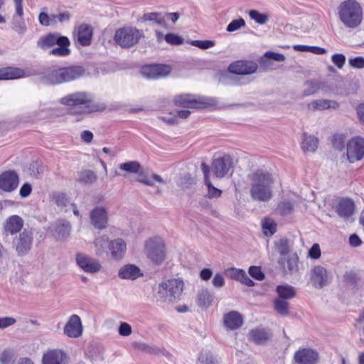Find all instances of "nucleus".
Masks as SVG:
<instances>
[{
  "mask_svg": "<svg viewBox=\"0 0 364 364\" xmlns=\"http://www.w3.org/2000/svg\"><path fill=\"white\" fill-rule=\"evenodd\" d=\"M90 220L95 228L100 230L105 229L108 224L107 208L102 206H96L90 213Z\"/></svg>",
  "mask_w": 364,
  "mask_h": 364,
  "instance_id": "nucleus-14",
  "label": "nucleus"
},
{
  "mask_svg": "<svg viewBox=\"0 0 364 364\" xmlns=\"http://www.w3.org/2000/svg\"><path fill=\"white\" fill-rule=\"evenodd\" d=\"M108 243H109V238L107 235H101L96 237L94 240L96 255H102L104 252H105V249Z\"/></svg>",
  "mask_w": 364,
  "mask_h": 364,
  "instance_id": "nucleus-42",
  "label": "nucleus"
},
{
  "mask_svg": "<svg viewBox=\"0 0 364 364\" xmlns=\"http://www.w3.org/2000/svg\"><path fill=\"white\" fill-rule=\"evenodd\" d=\"M212 284L215 288L218 289L223 287L225 285L224 277L221 274L217 273L212 280Z\"/></svg>",
  "mask_w": 364,
  "mask_h": 364,
  "instance_id": "nucleus-62",
  "label": "nucleus"
},
{
  "mask_svg": "<svg viewBox=\"0 0 364 364\" xmlns=\"http://www.w3.org/2000/svg\"><path fill=\"white\" fill-rule=\"evenodd\" d=\"M276 291L278 294L277 298L288 300L296 296V289L294 287L289 284L279 285L277 287Z\"/></svg>",
  "mask_w": 364,
  "mask_h": 364,
  "instance_id": "nucleus-37",
  "label": "nucleus"
},
{
  "mask_svg": "<svg viewBox=\"0 0 364 364\" xmlns=\"http://www.w3.org/2000/svg\"><path fill=\"white\" fill-rule=\"evenodd\" d=\"M328 273L321 265L314 266L311 269L310 280L312 285L317 289H322L328 284Z\"/></svg>",
  "mask_w": 364,
  "mask_h": 364,
  "instance_id": "nucleus-17",
  "label": "nucleus"
},
{
  "mask_svg": "<svg viewBox=\"0 0 364 364\" xmlns=\"http://www.w3.org/2000/svg\"><path fill=\"white\" fill-rule=\"evenodd\" d=\"M349 64L354 68L361 69L364 68V58L362 56H358L353 58L349 59Z\"/></svg>",
  "mask_w": 364,
  "mask_h": 364,
  "instance_id": "nucleus-60",
  "label": "nucleus"
},
{
  "mask_svg": "<svg viewBox=\"0 0 364 364\" xmlns=\"http://www.w3.org/2000/svg\"><path fill=\"white\" fill-rule=\"evenodd\" d=\"M278 264L285 275L299 274V258L296 253H293L285 257H280Z\"/></svg>",
  "mask_w": 364,
  "mask_h": 364,
  "instance_id": "nucleus-13",
  "label": "nucleus"
},
{
  "mask_svg": "<svg viewBox=\"0 0 364 364\" xmlns=\"http://www.w3.org/2000/svg\"><path fill=\"white\" fill-rule=\"evenodd\" d=\"M118 332L119 335L122 336H128L131 335L132 329L129 323L126 322H122L120 323L119 326Z\"/></svg>",
  "mask_w": 364,
  "mask_h": 364,
  "instance_id": "nucleus-59",
  "label": "nucleus"
},
{
  "mask_svg": "<svg viewBox=\"0 0 364 364\" xmlns=\"http://www.w3.org/2000/svg\"><path fill=\"white\" fill-rule=\"evenodd\" d=\"M198 364H218V362L210 352L204 351L199 355Z\"/></svg>",
  "mask_w": 364,
  "mask_h": 364,
  "instance_id": "nucleus-46",
  "label": "nucleus"
},
{
  "mask_svg": "<svg viewBox=\"0 0 364 364\" xmlns=\"http://www.w3.org/2000/svg\"><path fill=\"white\" fill-rule=\"evenodd\" d=\"M143 37L142 30H139L135 27L125 26L115 31L114 40L121 48H129L136 45Z\"/></svg>",
  "mask_w": 364,
  "mask_h": 364,
  "instance_id": "nucleus-7",
  "label": "nucleus"
},
{
  "mask_svg": "<svg viewBox=\"0 0 364 364\" xmlns=\"http://www.w3.org/2000/svg\"><path fill=\"white\" fill-rule=\"evenodd\" d=\"M23 226V220L18 215H11L8 218L4 223V229L6 235H14L20 232Z\"/></svg>",
  "mask_w": 364,
  "mask_h": 364,
  "instance_id": "nucleus-24",
  "label": "nucleus"
},
{
  "mask_svg": "<svg viewBox=\"0 0 364 364\" xmlns=\"http://www.w3.org/2000/svg\"><path fill=\"white\" fill-rule=\"evenodd\" d=\"M274 309L282 316H287L289 313V303L287 300L276 298L274 302Z\"/></svg>",
  "mask_w": 364,
  "mask_h": 364,
  "instance_id": "nucleus-43",
  "label": "nucleus"
},
{
  "mask_svg": "<svg viewBox=\"0 0 364 364\" xmlns=\"http://www.w3.org/2000/svg\"><path fill=\"white\" fill-rule=\"evenodd\" d=\"M331 60H332V62L339 69H341L346 63V57L343 54H334L332 55Z\"/></svg>",
  "mask_w": 364,
  "mask_h": 364,
  "instance_id": "nucleus-58",
  "label": "nucleus"
},
{
  "mask_svg": "<svg viewBox=\"0 0 364 364\" xmlns=\"http://www.w3.org/2000/svg\"><path fill=\"white\" fill-rule=\"evenodd\" d=\"M341 21L348 28L357 27L362 21V9L354 0H348L341 3L338 7Z\"/></svg>",
  "mask_w": 364,
  "mask_h": 364,
  "instance_id": "nucleus-5",
  "label": "nucleus"
},
{
  "mask_svg": "<svg viewBox=\"0 0 364 364\" xmlns=\"http://www.w3.org/2000/svg\"><path fill=\"white\" fill-rule=\"evenodd\" d=\"M333 146L338 150H343L345 147L346 138L343 134H334L332 137Z\"/></svg>",
  "mask_w": 364,
  "mask_h": 364,
  "instance_id": "nucleus-49",
  "label": "nucleus"
},
{
  "mask_svg": "<svg viewBox=\"0 0 364 364\" xmlns=\"http://www.w3.org/2000/svg\"><path fill=\"white\" fill-rule=\"evenodd\" d=\"M225 326L231 330L239 328L243 322L242 316L237 311H232L224 316Z\"/></svg>",
  "mask_w": 364,
  "mask_h": 364,
  "instance_id": "nucleus-31",
  "label": "nucleus"
},
{
  "mask_svg": "<svg viewBox=\"0 0 364 364\" xmlns=\"http://www.w3.org/2000/svg\"><path fill=\"white\" fill-rule=\"evenodd\" d=\"M165 41L171 45H181L183 42V39L176 34L173 33H168L164 37Z\"/></svg>",
  "mask_w": 364,
  "mask_h": 364,
  "instance_id": "nucleus-53",
  "label": "nucleus"
},
{
  "mask_svg": "<svg viewBox=\"0 0 364 364\" xmlns=\"http://www.w3.org/2000/svg\"><path fill=\"white\" fill-rule=\"evenodd\" d=\"M184 287L180 278H172L161 282L159 285L157 298L161 302H173L180 299Z\"/></svg>",
  "mask_w": 364,
  "mask_h": 364,
  "instance_id": "nucleus-6",
  "label": "nucleus"
},
{
  "mask_svg": "<svg viewBox=\"0 0 364 364\" xmlns=\"http://www.w3.org/2000/svg\"><path fill=\"white\" fill-rule=\"evenodd\" d=\"M292 245V242L287 237L280 238L274 242L276 251L280 255L281 257L290 255Z\"/></svg>",
  "mask_w": 364,
  "mask_h": 364,
  "instance_id": "nucleus-35",
  "label": "nucleus"
},
{
  "mask_svg": "<svg viewBox=\"0 0 364 364\" xmlns=\"http://www.w3.org/2000/svg\"><path fill=\"white\" fill-rule=\"evenodd\" d=\"M250 17L255 20L259 24H264L267 20L268 16L264 14H261L256 10H251L249 12Z\"/></svg>",
  "mask_w": 364,
  "mask_h": 364,
  "instance_id": "nucleus-50",
  "label": "nucleus"
},
{
  "mask_svg": "<svg viewBox=\"0 0 364 364\" xmlns=\"http://www.w3.org/2000/svg\"><path fill=\"white\" fill-rule=\"evenodd\" d=\"M71 225L65 220H58L51 226L53 235L57 240L65 241L70 234Z\"/></svg>",
  "mask_w": 364,
  "mask_h": 364,
  "instance_id": "nucleus-20",
  "label": "nucleus"
},
{
  "mask_svg": "<svg viewBox=\"0 0 364 364\" xmlns=\"http://www.w3.org/2000/svg\"><path fill=\"white\" fill-rule=\"evenodd\" d=\"M19 68L6 67L0 68V80H14L29 76Z\"/></svg>",
  "mask_w": 364,
  "mask_h": 364,
  "instance_id": "nucleus-29",
  "label": "nucleus"
},
{
  "mask_svg": "<svg viewBox=\"0 0 364 364\" xmlns=\"http://www.w3.org/2000/svg\"><path fill=\"white\" fill-rule=\"evenodd\" d=\"M309 256L311 259H318L321 257V249L318 244L315 243L312 245L309 251Z\"/></svg>",
  "mask_w": 364,
  "mask_h": 364,
  "instance_id": "nucleus-63",
  "label": "nucleus"
},
{
  "mask_svg": "<svg viewBox=\"0 0 364 364\" xmlns=\"http://www.w3.org/2000/svg\"><path fill=\"white\" fill-rule=\"evenodd\" d=\"M97 180V174L92 170H83L78 173L77 181L83 184H92Z\"/></svg>",
  "mask_w": 364,
  "mask_h": 364,
  "instance_id": "nucleus-40",
  "label": "nucleus"
},
{
  "mask_svg": "<svg viewBox=\"0 0 364 364\" xmlns=\"http://www.w3.org/2000/svg\"><path fill=\"white\" fill-rule=\"evenodd\" d=\"M66 354L60 350H51L46 353L42 359L43 364H65Z\"/></svg>",
  "mask_w": 364,
  "mask_h": 364,
  "instance_id": "nucleus-25",
  "label": "nucleus"
},
{
  "mask_svg": "<svg viewBox=\"0 0 364 364\" xmlns=\"http://www.w3.org/2000/svg\"><path fill=\"white\" fill-rule=\"evenodd\" d=\"M248 338L254 343L263 346L271 341L272 333L269 328H256L249 332Z\"/></svg>",
  "mask_w": 364,
  "mask_h": 364,
  "instance_id": "nucleus-21",
  "label": "nucleus"
},
{
  "mask_svg": "<svg viewBox=\"0 0 364 364\" xmlns=\"http://www.w3.org/2000/svg\"><path fill=\"white\" fill-rule=\"evenodd\" d=\"M304 87L301 96L305 97L316 93L321 88V83L314 80H306L304 83Z\"/></svg>",
  "mask_w": 364,
  "mask_h": 364,
  "instance_id": "nucleus-39",
  "label": "nucleus"
},
{
  "mask_svg": "<svg viewBox=\"0 0 364 364\" xmlns=\"http://www.w3.org/2000/svg\"><path fill=\"white\" fill-rule=\"evenodd\" d=\"M13 28L18 34H23L26 31V25L22 17L13 16Z\"/></svg>",
  "mask_w": 364,
  "mask_h": 364,
  "instance_id": "nucleus-47",
  "label": "nucleus"
},
{
  "mask_svg": "<svg viewBox=\"0 0 364 364\" xmlns=\"http://www.w3.org/2000/svg\"><path fill=\"white\" fill-rule=\"evenodd\" d=\"M234 167L233 159L230 155H224L213 160L212 168L214 174L218 178H223L227 176Z\"/></svg>",
  "mask_w": 364,
  "mask_h": 364,
  "instance_id": "nucleus-12",
  "label": "nucleus"
},
{
  "mask_svg": "<svg viewBox=\"0 0 364 364\" xmlns=\"http://www.w3.org/2000/svg\"><path fill=\"white\" fill-rule=\"evenodd\" d=\"M29 170L31 176H38L43 173V167L40 163L33 162L30 165Z\"/></svg>",
  "mask_w": 364,
  "mask_h": 364,
  "instance_id": "nucleus-57",
  "label": "nucleus"
},
{
  "mask_svg": "<svg viewBox=\"0 0 364 364\" xmlns=\"http://www.w3.org/2000/svg\"><path fill=\"white\" fill-rule=\"evenodd\" d=\"M318 359V353L310 348H300L294 355V360L297 364H316Z\"/></svg>",
  "mask_w": 364,
  "mask_h": 364,
  "instance_id": "nucleus-16",
  "label": "nucleus"
},
{
  "mask_svg": "<svg viewBox=\"0 0 364 364\" xmlns=\"http://www.w3.org/2000/svg\"><path fill=\"white\" fill-rule=\"evenodd\" d=\"M251 277L257 280L261 281L264 278V274L262 272L260 267L256 266H251L248 271Z\"/></svg>",
  "mask_w": 364,
  "mask_h": 364,
  "instance_id": "nucleus-54",
  "label": "nucleus"
},
{
  "mask_svg": "<svg viewBox=\"0 0 364 364\" xmlns=\"http://www.w3.org/2000/svg\"><path fill=\"white\" fill-rule=\"evenodd\" d=\"M250 195L254 201L267 203L273 197L274 178L267 170L258 168L247 175Z\"/></svg>",
  "mask_w": 364,
  "mask_h": 364,
  "instance_id": "nucleus-1",
  "label": "nucleus"
},
{
  "mask_svg": "<svg viewBox=\"0 0 364 364\" xmlns=\"http://www.w3.org/2000/svg\"><path fill=\"white\" fill-rule=\"evenodd\" d=\"M192 45L200 49H208L214 46V42L212 41H193Z\"/></svg>",
  "mask_w": 364,
  "mask_h": 364,
  "instance_id": "nucleus-61",
  "label": "nucleus"
},
{
  "mask_svg": "<svg viewBox=\"0 0 364 364\" xmlns=\"http://www.w3.org/2000/svg\"><path fill=\"white\" fill-rule=\"evenodd\" d=\"M205 183L208 187V194L210 198H218L220 196L222 191L214 187L210 179H207V181H205Z\"/></svg>",
  "mask_w": 364,
  "mask_h": 364,
  "instance_id": "nucleus-52",
  "label": "nucleus"
},
{
  "mask_svg": "<svg viewBox=\"0 0 364 364\" xmlns=\"http://www.w3.org/2000/svg\"><path fill=\"white\" fill-rule=\"evenodd\" d=\"M109 248L112 257L118 260L124 255L127 250V244L124 240L117 238L109 242Z\"/></svg>",
  "mask_w": 364,
  "mask_h": 364,
  "instance_id": "nucleus-26",
  "label": "nucleus"
},
{
  "mask_svg": "<svg viewBox=\"0 0 364 364\" xmlns=\"http://www.w3.org/2000/svg\"><path fill=\"white\" fill-rule=\"evenodd\" d=\"M174 104L186 108L202 109L208 107L209 104L202 100H196L188 94L177 95L173 100Z\"/></svg>",
  "mask_w": 364,
  "mask_h": 364,
  "instance_id": "nucleus-18",
  "label": "nucleus"
},
{
  "mask_svg": "<svg viewBox=\"0 0 364 364\" xmlns=\"http://www.w3.org/2000/svg\"><path fill=\"white\" fill-rule=\"evenodd\" d=\"M85 70L80 65H71L60 68H48L43 72L34 71V75H39L40 80L50 85H56L76 80L83 76Z\"/></svg>",
  "mask_w": 364,
  "mask_h": 364,
  "instance_id": "nucleus-2",
  "label": "nucleus"
},
{
  "mask_svg": "<svg viewBox=\"0 0 364 364\" xmlns=\"http://www.w3.org/2000/svg\"><path fill=\"white\" fill-rule=\"evenodd\" d=\"M33 240V234L31 231L24 230L16 236L13 241V246L18 255H26L31 250Z\"/></svg>",
  "mask_w": 364,
  "mask_h": 364,
  "instance_id": "nucleus-9",
  "label": "nucleus"
},
{
  "mask_svg": "<svg viewBox=\"0 0 364 364\" xmlns=\"http://www.w3.org/2000/svg\"><path fill=\"white\" fill-rule=\"evenodd\" d=\"M307 107L311 111L325 110L328 109H337L339 107V104L335 100L319 99L309 102Z\"/></svg>",
  "mask_w": 364,
  "mask_h": 364,
  "instance_id": "nucleus-28",
  "label": "nucleus"
},
{
  "mask_svg": "<svg viewBox=\"0 0 364 364\" xmlns=\"http://www.w3.org/2000/svg\"><path fill=\"white\" fill-rule=\"evenodd\" d=\"M94 97L90 93L86 92H76L64 96L60 98L59 102L66 106H81L84 105V109L80 113H91L105 109L103 104H95L93 102Z\"/></svg>",
  "mask_w": 364,
  "mask_h": 364,
  "instance_id": "nucleus-4",
  "label": "nucleus"
},
{
  "mask_svg": "<svg viewBox=\"0 0 364 364\" xmlns=\"http://www.w3.org/2000/svg\"><path fill=\"white\" fill-rule=\"evenodd\" d=\"M57 45L58 47L53 48L49 52V55L65 57L70 54V40L66 36H63L60 33H48L40 38L37 42V46L41 49L46 50Z\"/></svg>",
  "mask_w": 364,
  "mask_h": 364,
  "instance_id": "nucleus-3",
  "label": "nucleus"
},
{
  "mask_svg": "<svg viewBox=\"0 0 364 364\" xmlns=\"http://www.w3.org/2000/svg\"><path fill=\"white\" fill-rule=\"evenodd\" d=\"M119 168L121 171H125L129 173H138L141 169L140 164L136 161H131L120 164Z\"/></svg>",
  "mask_w": 364,
  "mask_h": 364,
  "instance_id": "nucleus-44",
  "label": "nucleus"
},
{
  "mask_svg": "<svg viewBox=\"0 0 364 364\" xmlns=\"http://www.w3.org/2000/svg\"><path fill=\"white\" fill-rule=\"evenodd\" d=\"M132 346L138 351L150 355L159 354L164 351L154 346L149 345L143 342H134Z\"/></svg>",
  "mask_w": 364,
  "mask_h": 364,
  "instance_id": "nucleus-38",
  "label": "nucleus"
},
{
  "mask_svg": "<svg viewBox=\"0 0 364 364\" xmlns=\"http://www.w3.org/2000/svg\"><path fill=\"white\" fill-rule=\"evenodd\" d=\"M136 181L149 186H153L154 185L152 179L148 177L144 172L141 170L138 172Z\"/></svg>",
  "mask_w": 364,
  "mask_h": 364,
  "instance_id": "nucleus-56",
  "label": "nucleus"
},
{
  "mask_svg": "<svg viewBox=\"0 0 364 364\" xmlns=\"http://www.w3.org/2000/svg\"><path fill=\"white\" fill-rule=\"evenodd\" d=\"M16 322V318L11 316L0 317V330L13 326Z\"/></svg>",
  "mask_w": 364,
  "mask_h": 364,
  "instance_id": "nucleus-55",
  "label": "nucleus"
},
{
  "mask_svg": "<svg viewBox=\"0 0 364 364\" xmlns=\"http://www.w3.org/2000/svg\"><path fill=\"white\" fill-rule=\"evenodd\" d=\"M53 199L55 200V203L58 206H66L68 203V198L65 194L64 193H57L54 196Z\"/></svg>",
  "mask_w": 364,
  "mask_h": 364,
  "instance_id": "nucleus-64",
  "label": "nucleus"
},
{
  "mask_svg": "<svg viewBox=\"0 0 364 364\" xmlns=\"http://www.w3.org/2000/svg\"><path fill=\"white\" fill-rule=\"evenodd\" d=\"M257 65L253 61L239 60L230 65V73L237 75H250L256 72Z\"/></svg>",
  "mask_w": 364,
  "mask_h": 364,
  "instance_id": "nucleus-22",
  "label": "nucleus"
},
{
  "mask_svg": "<svg viewBox=\"0 0 364 364\" xmlns=\"http://www.w3.org/2000/svg\"><path fill=\"white\" fill-rule=\"evenodd\" d=\"M145 252L148 258L155 264H161L166 257L165 244L160 237H150L145 241Z\"/></svg>",
  "mask_w": 364,
  "mask_h": 364,
  "instance_id": "nucleus-8",
  "label": "nucleus"
},
{
  "mask_svg": "<svg viewBox=\"0 0 364 364\" xmlns=\"http://www.w3.org/2000/svg\"><path fill=\"white\" fill-rule=\"evenodd\" d=\"M75 261L77 266L87 273L95 274L99 272L102 269V265L99 260L85 253H77Z\"/></svg>",
  "mask_w": 364,
  "mask_h": 364,
  "instance_id": "nucleus-11",
  "label": "nucleus"
},
{
  "mask_svg": "<svg viewBox=\"0 0 364 364\" xmlns=\"http://www.w3.org/2000/svg\"><path fill=\"white\" fill-rule=\"evenodd\" d=\"M294 209V203L289 200L282 201L279 203L277 210L282 215H287L291 213Z\"/></svg>",
  "mask_w": 364,
  "mask_h": 364,
  "instance_id": "nucleus-48",
  "label": "nucleus"
},
{
  "mask_svg": "<svg viewBox=\"0 0 364 364\" xmlns=\"http://www.w3.org/2000/svg\"><path fill=\"white\" fill-rule=\"evenodd\" d=\"M64 333L70 338H78L82 333V326L77 315H72L64 327Z\"/></svg>",
  "mask_w": 364,
  "mask_h": 364,
  "instance_id": "nucleus-23",
  "label": "nucleus"
},
{
  "mask_svg": "<svg viewBox=\"0 0 364 364\" xmlns=\"http://www.w3.org/2000/svg\"><path fill=\"white\" fill-rule=\"evenodd\" d=\"M140 269L134 264H127L121 267L118 276L121 279L134 280L142 276Z\"/></svg>",
  "mask_w": 364,
  "mask_h": 364,
  "instance_id": "nucleus-30",
  "label": "nucleus"
},
{
  "mask_svg": "<svg viewBox=\"0 0 364 364\" xmlns=\"http://www.w3.org/2000/svg\"><path fill=\"white\" fill-rule=\"evenodd\" d=\"M19 178L15 171L8 170L0 174V189L6 193L14 191L18 186Z\"/></svg>",
  "mask_w": 364,
  "mask_h": 364,
  "instance_id": "nucleus-15",
  "label": "nucleus"
},
{
  "mask_svg": "<svg viewBox=\"0 0 364 364\" xmlns=\"http://www.w3.org/2000/svg\"><path fill=\"white\" fill-rule=\"evenodd\" d=\"M213 299V294L207 288H203L198 292L196 302L200 307L207 309L212 304Z\"/></svg>",
  "mask_w": 364,
  "mask_h": 364,
  "instance_id": "nucleus-33",
  "label": "nucleus"
},
{
  "mask_svg": "<svg viewBox=\"0 0 364 364\" xmlns=\"http://www.w3.org/2000/svg\"><path fill=\"white\" fill-rule=\"evenodd\" d=\"M142 19L144 21H152L153 23L160 26H164L165 24L164 19L161 14L157 12L146 13L143 15Z\"/></svg>",
  "mask_w": 364,
  "mask_h": 364,
  "instance_id": "nucleus-45",
  "label": "nucleus"
},
{
  "mask_svg": "<svg viewBox=\"0 0 364 364\" xmlns=\"http://www.w3.org/2000/svg\"><path fill=\"white\" fill-rule=\"evenodd\" d=\"M364 156V139L356 136L347 144V157L350 163L361 160Z\"/></svg>",
  "mask_w": 364,
  "mask_h": 364,
  "instance_id": "nucleus-10",
  "label": "nucleus"
},
{
  "mask_svg": "<svg viewBox=\"0 0 364 364\" xmlns=\"http://www.w3.org/2000/svg\"><path fill=\"white\" fill-rule=\"evenodd\" d=\"M171 68L166 65H150L142 68L141 74L149 79H157L167 76Z\"/></svg>",
  "mask_w": 364,
  "mask_h": 364,
  "instance_id": "nucleus-19",
  "label": "nucleus"
},
{
  "mask_svg": "<svg viewBox=\"0 0 364 364\" xmlns=\"http://www.w3.org/2000/svg\"><path fill=\"white\" fill-rule=\"evenodd\" d=\"M262 228L265 236L271 237L277 232V225L274 220L267 218L262 220Z\"/></svg>",
  "mask_w": 364,
  "mask_h": 364,
  "instance_id": "nucleus-41",
  "label": "nucleus"
},
{
  "mask_svg": "<svg viewBox=\"0 0 364 364\" xmlns=\"http://www.w3.org/2000/svg\"><path fill=\"white\" fill-rule=\"evenodd\" d=\"M355 204L351 199L342 198L336 206V212L338 215L344 218L350 217L354 212Z\"/></svg>",
  "mask_w": 364,
  "mask_h": 364,
  "instance_id": "nucleus-27",
  "label": "nucleus"
},
{
  "mask_svg": "<svg viewBox=\"0 0 364 364\" xmlns=\"http://www.w3.org/2000/svg\"><path fill=\"white\" fill-rule=\"evenodd\" d=\"M318 141L316 137L312 135H308L306 133L303 134L301 148L304 151L314 152L318 147Z\"/></svg>",
  "mask_w": 364,
  "mask_h": 364,
  "instance_id": "nucleus-36",
  "label": "nucleus"
},
{
  "mask_svg": "<svg viewBox=\"0 0 364 364\" xmlns=\"http://www.w3.org/2000/svg\"><path fill=\"white\" fill-rule=\"evenodd\" d=\"M230 277L232 279L240 282L247 287H253L255 282L249 277L245 270L232 267L228 269Z\"/></svg>",
  "mask_w": 364,
  "mask_h": 364,
  "instance_id": "nucleus-32",
  "label": "nucleus"
},
{
  "mask_svg": "<svg viewBox=\"0 0 364 364\" xmlns=\"http://www.w3.org/2000/svg\"><path fill=\"white\" fill-rule=\"evenodd\" d=\"M92 36V30L90 26L82 24L79 26L77 39L80 45L82 46H89L91 43Z\"/></svg>",
  "mask_w": 364,
  "mask_h": 364,
  "instance_id": "nucleus-34",
  "label": "nucleus"
},
{
  "mask_svg": "<svg viewBox=\"0 0 364 364\" xmlns=\"http://www.w3.org/2000/svg\"><path fill=\"white\" fill-rule=\"evenodd\" d=\"M245 26V21L243 18H240L238 19L233 20L231 21L227 26V31L228 32H233L238 29H240L241 27Z\"/></svg>",
  "mask_w": 364,
  "mask_h": 364,
  "instance_id": "nucleus-51",
  "label": "nucleus"
}]
</instances>
